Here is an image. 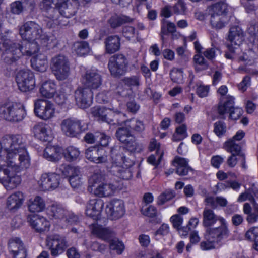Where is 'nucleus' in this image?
Listing matches in <instances>:
<instances>
[{"label":"nucleus","mask_w":258,"mask_h":258,"mask_svg":"<svg viewBox=\"0 0 258 258\" xmlns=\"http://www.w3.org/2000/svg\"><path fill=\"white\" fill-rule=\"evenodd\" d=\"M60 127L63 133L69 137H75L85 130V128L81 125L79 120L70 118L63 120L60 124Z\"/></svg>","instance_id":"nucleus-17"},{"label":"nucleus","mask_w":258,"mask_h":258,"mask_svg":"<svg viewBox=\"0 0 258 258\" xmlns=\"http://www.w3.org/2000/svg\"><path fill=\"white\" fill-rule=\"evenodd\" d=\"M61 181L60 175L56 173H45L41 175L39 181V187L43 191L52 190L57 188Z\"/></svg>","instance_id":"nucleus-14"},{"label":"nucleus","mask_w":258,"mask_h":258,"mask_svg":"<svg viewBox=\"0 0 258 258\" xmlns=\"http://www.w3.org/2000/svg\"><path fill=\"white\" fill-rule=\"evenodd\" d=\"M246 200H249L253 204L255 202V200L253 199V196L250 192V190H247L244 193H242L238 198V201L241 202L245 201Z\"/></svg>","instance_id":"nucleus-60"},{"label":"nucleus","mask_w":258,"mask_h":258,"mask_svg":"<svg viewBox=\"0 0 258 258\" xmlns=\"http://www.w3.org/2000/svg\"><path fill=\"white\" fill-rule=\"evenodd\" d=\"M46 245L53 257H57L64 252L68 247L66 238L59 235H53L46 239Z\"/></svg>","instance_id":"nucleus-8"},{"label":"nucleus","mask_w":258,"mask_h":258,"mask_svg":"<svg viewBox=\"0 0 258 258\" xmlns=\"http://www.w3.org/2000/svg\"><path fill=\"white\" fill-rule=\"evenodd\" d=\"M51 68L56 78L59 80L66 79L70 72L68 59L63 55L59 54L51 59Z\"/></svg>","instance_id":"nucleus-5"},{"label":"nucleus","mask_w":258,"mask_h":258,"mask_svg":"<svg viewBox=\"0 0 258 258\" xmlns=\"http://www.w3.org/2000/svg\"><path fill=\"white\" fill-rule=\"evenodd\" d=\"M210 17V24L211 27L216 30L224 28L229 22V17H224L217 14L209 13Z\"/></svg>","instance_id":"nucleus-31"},{"label":"nucleus","mask_w":258,"mask_h":258,"mask_svg":"<svg viewBox=\"0 0 258 258\" xmlns=\"http://www.w3.org/2000/svg\"><path fill=\"white\" fill-rule=\"evenodd\" d=\"M68 258H80L81 254L79 250L75 247H71L66 251Z\"/></svg>","instance_id":"nucleus-63"},{"label":"nucleus","mask_w":258,"mask_h":258,"mask_svg":"<svg viewBox=\"0 0 258 258\" xmlns=\"http://www.w3.org/2000/svg\"><path fill=\"white\" fill-rule=\"evenodd\" d=\"M28 219L31 227L36 232L41 233L49 228V222L44 217L34 215L28 217Z\"/></svg>","instance_id":"nucleus-22"},{"label":"nucleus","mask_w":258,"mask_h":258,"mask_svg":"<svg viewBox=\"0 0 258 258\" xmlns=\"http://www.w3.org/2000/svg\"><path fill=\"white\" fill-rule=\"evenodd\" d=\"M102 83V76L96 70H88L82 76L83 86L91 90L98 89Z\"/></svg>","instance_id":"nucleus-16"},{"label":"nucleus","mask_w":258,"mask_h":258,"mask_svg":"<svg viewBox=\"0 0 258 258\" xmlns=\"http://www.w3.org/2000/svg\"><path fill=\"white\" fill-rule=\"evenodd\" d=\"M24 200V196L22 192H16L10 195L7 199V207L11 211H15L22 205Z\"/></svg>","instance_id":"nucleus-34"},{"label":"nucleus","mask_w":258,"mask_h":258,"mask_svg":"<svg viewBox=\"0 0 258 258\" xmlns=\"http://www.w3.org/2000/svg\"><path fill=\"white\" fill-rule=\"evenodd\" d=\"M55 4L56 2L53 3V0H43L40 4L43 15L51 20H54L58 15L57 8H55L52 6L54 5L57 7V5Z\"/></svg>","instance_id":"nucleus-27"},{"label":"nucleus","mask_w":258,"mask_h":258,"mask_svg":"<svg viewBox=\"0 0 258 258\" xmlns=\"http://www.w3.org/2000/svg\"><path fill=\"white\" fill-rule=\"evenodd\" d=\"M128 62L126 57L122 54H116L109 59L108 64L111 75L114 77H120L127 71Z\"/></svg>","instance_id":"nucleus-6"},{"label":"nucleus","mask_w":258,"mask_h":258,"mask_svg":"<svg viewBox=\"0 0 258 258\" xmlns=\"http://www.w3.org/2000/svg\"><path fill=\"white\" fill-rule=\"evenodd\" d=\"M0 115L6 120L17 122L24 118L26 112L22 104L8 102L0 105Z\"/></svg>","instance_id":"nucleus-4"},{"label":"nucleus","mask_w":258,"mask_h":258,"mask_svg":"<svg viewBox=\"0 0 258 258\" xmlns=\"http://www.w3.org/2000/svg\"><path fill=\"white\" fill-rule=\"evenodd\" d=\"M49 211L50 216L56 219H59L62 220L67 212L60 206L56 205H51Z\"/></svg>","instance_id":"nucleus-45"},{"label":"nucleus","mask_w":258,"mask_h":258,"mask_svg":"<svg viewBox=\"0 0 258 258\" xmlns=\"http://www.w3.org/2000/svg\"><path fill=\"white\" fill-rule=\"evenodd\" d=\"M173 165L176 167V173L180 176L186 175L192 170L188 165V161L181 157H176L173 161Z\"/></svg>","instance_id":"nucleus-35"},{"label":"nucleus","mask_w":258,"mask_h":258,"mask_svg":"<svg viewBox=\"0 0 258 258\" xmlns=\"http://www.w3.org/2000/svg\"><path fill=\"white\" fill-rule=\"evenodd\" d=\"M174 197V194L172 191L169 190L165 191L159 196L158 204L159 205H163L165 202L172 199Z\"/></svg>","instance_id":"nucleus-56"},{"label":"nucleus","mask_w":258,"mask_h":258,"mask_svg":"<svg viewBox=\"0 0 258 258\" xmlns=\"http://www.w3.org/2000/svg\"><path fill=\"white\" fill-rule=\"evenodd\" d=\"M40 91L43 96L48 98H52L56 92V85L50 80L45 81L42 84Z\"/></svg>","instance_id":"nucleus-40"},{"label":"nucleus","mask_w":258,"mask_h":258,"mask_svg":"<svg viewBox=\"0 0 258 258\" xmlns=\"http://www.w3.org/2000/svg\"><path fill=\"white\" fill-rule=\"evenodd\" d=\"M20 34L27 41L36 40L42 32L41 27L33 21H29L22 25L19 30Z\"/></svg>","instance_id":"nucleus-12"},{"label":"nucleus","mask_w":258,"mask_h":258,"mask_svg":"<svg viewBox=\"0 0 258 258\" xmlns=\"http://www.w3.org/2000/svg\"><path fill=\"white\" fill-rule=\"evenodd\" d=\"M4 51L3 52L1 58L2 61L7 64H13L22 56V52L19 45V43L14 42L11 40L8 46L4 47Z\"/></svg>","instance_id":"nucleus-7"},{"label":"nucleus","mask_w":258,"mask_h":258,"mask_svg":"<svg viewBox=\"0 0 258 258\" xmlns=\"http://www.w3.org/2000/svg\"><path fill=\"white\" fill-rule=\"evenodd\" d=\"M16 80L19 89L22 92L31 91L35 86L34 75L28 70L19 71L17 74Z\"/></svg>","instance_id":"nucleus-10"},{"label":"nucleus","mask_w":258,"mask_h":258,"mask_svg":"<svg viewBox=\"0 0 258 258\" xmlns=\"http://www.w3.org/2000/svg\"><path fill=\"white\" fill-rule=\"evenodd\" d=\"M125 127L118 128L115 133L116 138L125 148L130 152H134L137 147L136 138L131 132L133 131L136 133H141L145 129L143 122L135 118L124 121Z\"/></svg>","instance_id":"nucleus-3"},{"label":"nucleus","mask_w":258,"mask_h":258,"mask_svg":"<svg viewBox=\"0 0 258 258\" xmlns=\"http://www.w3.org/2000/svg\"><path fill=\"white\" fill-rule=\"evenodd\" d=\"M31 66L35 70L44 72L46 71L48 67V62L45 56L42 58L37 56L31 60Z\"/></svg>","instance_id":"nucleus-43"},{"label":"nucleus","mask_w":258,"mask_h":258,"mask_svg":"<svg viewBox=\"0 0 258 258\" xmlns=\"http://www.w3.org/2000/svg\"><path fill=\"white\" fill-rule=\"evenodd\" d=\"M63 220L67 225H72L78 222V217L73 213L67 211Z\"/></svg>","instance_id":"nucleus-57"},{"label":"nucleus","mask_w":258,"mask_h":258,"mask_svg":"<svg viewBox=\"0 0 258 258\" xmlns=\"http://www.w3.org/2000/svg\"><path fill=\"white\" fill-rule=\"evenodd\" d=\"M91 229L93 234L104 240H109L114 235L110 229L95 223L92 224Z\"/></svg>","instance_id":"nucleus-30"},{"label":"nucleus","mask_w":258,"mask_h":258,"mask_svg":"<svg viewBox=\"0 0 258 258\" xmlns=\"http://www.w3.org/2000/svg\"><path fill=\"white\" fill-rule=\"evenodd\" d=\"M39 47L44 50L50 49L57 45V40L53 36H48L43 32L36 40Z\"/></svg>","instance_id":"nucleus-32"},{"label":"nucleus","mask_w":258,"mask_h":258,"mask_svg":"<svg viewBox=\"0 0 258 258\" xmlns=\"http://www.w3.org/2000/svg\"><path fill=\"white\" fill-rule=\"evenodd\" d=\"M106 111L104 107H96L93 108L92 114L97 120L108 122Z\"/></svg>","instance_id":"nucleus-48"},{"label":"nucleus","mask_w":258,"mask_h":258,"mask_svg":"<svg viewBox=\"0 0 258 258\" xmlns=\"http://www.w3.org/2000/svg\"><path fill=\"white\" fill-rule=\"evenodd\" d=\"M45 208V203L40 196H36L29 201L28 208L31 212H39L42 211Z\"/></svg>","instance_id":"nucleus-42"},{"label":"nucleus","mask_w":258,"mask_h":258,"mask_svg":"<svg viewBox=\"0 0 258 258\" xmlns=\"http://www.w3.org/2000/svg\"><path fill=\"white\" fill-rule=\"evenodd\" d=\"M80 152L79 149L74 146H69L64 152V156L67 160L72 161L76 160L79 156Z\"/></svg>","instance_id":"nucleus-47"},{"label":"nucleus","mask_w":258,"mask_h":258,"mask_svg":"<svg viewBox=\"0 0 258 258\" xmlns=\"http://www.w3.org/2000/svg\"><path fill=\"white\" fill-rule=\"evenodd\" d=\"M74 96L76 105L81 108H87L92 103V91L84 86L77 88L75 91Z\"/></svg>","instance_id":"nucleus-15"},{"label":"nucleus","mask_w":258,"mask_h":258,"mask_svg":"<svg viewBox=\"0 0 258 258\" xmlns=\"http://www.w3.org/2000/svg\"><path fill=\"white\" fill-rule=\"evenodd\" d=\"M32 41V42L31 41H27L24 44H20L19 43V45L22 47L21 49L22 52V56H31L38 52L39 46L36 40Z\"/></svg>","instance_id":"nucleus-38"},{"label":"nucleus","mask_w":258,"mask_h":258,"mask_svg":"<svg viewBox=\"0 0 258 258\" xmlns=\"http://www.w3.org/2000/svg\"><path fill=\"white\" fill-rule=\"evenodd\" d=\"M247 31L251 36H258V22H251L248 28Z\"/></svg>","instance_id":"nucleus-64"},{"label":"nucleus","mask_w":258,"mask_h":258,"mask_svg":"<svg viewBox=\"0 0 258 258\" xmlns=\"http://www.w3.org/2000/svg\"><path fill=\"white\" fill-rule=\"evenodd\" d=\"M220 224L218 227L208 228L206 230L205 237L207 240L218 243L223 239L228 237L229 230L225 221Z\"/></svg>","instance_id":"nucleus-13"},{"label":"nucleus","mask_w":258,"mask_h":258,"mask_svg":"<svg viewBox=\"0 0 258 258\" xmlns=\"http://www.w3.org/2000/svg\"><path fill=\"white\" fill-rule=\"evenodd\" d=\"M203 224L205 227H210L214 225L217 221L224 222L225 219L216 215L214 211L208 207H205L203 212Z\"/></svg>","instance_id":"nucleus-26"},{"label":"nucleus","mask_w":258,"mask_h":258,"mask_svg":"<svg viewBox=\"0 0 258 258\" xmlns=\"http://www.w3.org/2000/svg\"><path fill=\"white\" fill-rule=\"evenodd\" d=\"M131 167H126L124 165L120 166H111L109 171L114 175L120 179L128 180L133 176V173L130 169Z\"/></svg>","instance_id":"nucleus-33"},{"label":"nucleus","mask_w":258,"mask_h":258,"mask_svg":"<svg viewBox=\"0 0 258 258\" xmlns=\"http://www.w3.org/2000/svg\"><path fill=\"white\" fill-rule=\"evenodd\" d=\"M85 157L88 160L97 164L107 161V156L102 148L90 147L85 151Z\"/></svg>","instance_id":"nucleus-20"},{"label":"nucleus","mask_w":258,"mask_h":258,"mask_svg":"<svg viewBox=\"0 0 258 258\" xmlns=\"http://www.w3.org/2000/svg\"><path fill=\"white\" fill-rule=\"evenodd\" d=\"M10 252L12 254L18 252L19 250L25 248L22 241L18 238L10 239L8 243Z\"/></svg>","instance_id":"nucleus-46"},{"label":"nucleus","mask_w":258,"mask_h":258,"mask_svg":"<svg viewBox=\"0 0 258 258\" xmlns=\"http://www.w3.org/2000/svg\"><path fill=\"white\" fill-rule=\"evenodd\" d=\"M208 9L209 13L228 17L229 6L225 1L217 2L209 7Z\"/></svg>","instance_id":"nucleus-37"},{"label":"nucleus","mask_w":258,"mask_h":258,"mask_svg":"<svg viewBox=\"0 0 258 258\" xmlns=\"http://www.w3.org/2000/svg\"><path fill=\"white\" fill-rule=\"evenodd\" d=\"M170 220L172 223L173 227L177 229H179V228L182 223L183 218L181 215L176 214L171 217Z\"/></svg>","instance_id":"nucleus-62"},{"label":"nucleus","mask_w":258,"mask_h":258,"mask_svg":"<svg viewBox=\"0 0 258 258\" xmlns=\"http://www.w3.org/2000/svg\"><path fill=\"white\" fill-rule=\"evenodd\" d=\"M244 33L238 26H233L230 28L226 38L230 42V44L239 46L243 41Z\"/></svg>","instance_id":"nucleus-25"},{"label":"nucleus","mask_w":258,"mask_h":258,"mask_svg":"<svg viewBox=\"0 0 258 258\" xmlns=\"http://www.w3.org/2000/svg\"><path fill=\"white\" fill-rule=\"evenodd\" d=\"M104 44L106 53H114L120 49V39L117 35L109 36L104 40Z\"/></svg>","instance_id":"nucleus-29"},{"label":"nucleus","mask_w":258,"mask_h":258,"mask_svg":"<svg viewBox=\"0 0 258 258\" xmlns=\"http://www.w3.org/2000/svg\"><path fill=\"white\" fill-rule=\"evenodd\" d=\"M186 10V7L184 3L181 0H179L178 2L173 6V11L174 13L177 14H182L184 13Z\"/></svg>","instance_id":"nucleus-61"},{"label":"nucleus","mask_w":258,"mask_h":258,"mask_svg":"<svg viewBox=\"0 0 258 258\" xmlns=\"http://www.w3.org/2000/svg\"><path fill=\"white\" fill-rule=\"evenodd\" d=\"M171 80L174 82L180 83L182 82L183 79V72L181 69H174L170 73Z\"/></svg>","instance_id":"nucleus-54"},{"label":"nucleus","mask_w":258,"mask_h":258,"mask_svg":"<svg viewBox=\"0 0 258 258\" xmlns=\"http://www.w3.org/2000/svg\"><path fill=\"white\" fill-rule=\"evenodd\" d=\"M194 60L195 62L200 66L201 68H199L198 66L196 67L197 70H206L208 68V64L205 59L201 53H198L194 56Z\"/></svg>","instance_id":"nucleus-51"},{"label":"nucleus","mask_w":258,"mask_h":258,"mask_svg":"<svg viewBox=\"0 0 258 258\" xmlns=\"http://www.w3.org/2000/svg\"><path fill=\"white\" fill-rule=\"evenodd\" d=\"M161 29H162L163 34L171 33L173 36L174 33L176 32V26L173 23L165 21L162 24Z\"/></svg>","instance_id":"nucleus-53"},{"label":"nucleus","mask_w":258,"mask_h":258,"mask_svg":"<svg viewBox=\"0 0 258 258\" xmlns=\"http://www.w3.org/2000/svg\"><path fill=\"white\" fill-rule=\"evenodd\" d=\"M26 151L25 140L22 135H7L0 139V163L13 159Z\"/></svg>","instance_id":"nucleus-2"},{"label":"nucleus","mask_w":258,"mask_h":258,"mask_svg":"<svg viewBox=\"0 0 258 258\" xmlns=\"http://www.w3.org/2000/svg\"><path fill=\"white\" fill-rule=\"evenodd\" d=\"M30 165V159L28 152L18 154L13 159L2 161L0 163V182L8 190L15 188L21 182L19 175L15 172H19L27 169Z\"/></svg>","instance_id":"nucleus-1"},{"label":"nucleus","mask_w":258,"mask_h":258,"mask_svg":"<svg viewBox=\"0 0 258 258\" xmlns=\"http://www.w3.org/2000/svg\"><path fill=\"white\" fill-rule=\"evenodd\" d=\"M75 50L78 55L83 56L89 52L88 43L86 41L77 42L75 44Z\"/></svg>","instance_id":"nucleus-49"},{"label":"nucleus","mask_w":258,"mask_h":258,"mask_svg":"<svg viewBox=\"0 0 258 258\" xmlns=\"http://www.w3.org/2000/svg\"><path fill=\"white\" fill-rule=\"evenodd\" d=\"M80 172L78 167L71 165L67 166L63 171V174L69 177V178L76 176V175H80Z\"/></svg>","instance_id":"nucleus-55"},{"label":"nucleus","mask_w":258,"mask_h":258,"mask_svg":"<svg viewBox=\"0 0 258 258\" xmlns=\"http://www.w3.org/2000/svg\"><path fill=\"white\" fill-rule=\"evenodd\" d=\"M34 113L40 118L47 120L54 117L55 108L53 104L46 99H37L34 103Z\"/></svg>","instance_id":"nucleus-9"},{"label":"nucleus","mask_w":258,"mask_h":258,"mask_svg":"<svg viewBox=\"0 0 258 258\" xmlns=\"http://www.w3.org/2000/svg\"><path fill=\"white\" fill-rule=\"evenodd\" d=\"M225 149L232 155L227 160V164L231 167H234L237 164L236 156L240 154L241 147L232 140H229L225 143Z\"/></svg>","instance_id":"nucleus-23"},{"label":"nucleus","mask_w":258,"mask_h":258,"mask_svg":"<svg viewBox=\"0 0 258 258\" xmlns=\"http://www.w3.org/2000/svg\"><path fill=\"white\" fill-rule=\"evenodd\" d=\"M117 186L113 183L101 184L97 186L95 189V195L99 197H108L113 194Z\"/></svg>","instance_id":"nucleus-41"},{"label":"nucleus","mask_w":258,"mask_h":258,"mask_svg":"<svg viewBox=\"0 0 258 258\" xmlns=\"http://www.w3.org/2000/svg\"><path fill=\"white\" fill-rule=\"evenodd\" d=\"M109 247L112 250H114L118 254L122 253L124 250V245L122 242L116 238L109 239Z\"/></svg>","instance_id":"nucleus-50"},{"label":"nucleus","mask_w":258,"mask_h":258,"mask_svg":"<svg viewBox=\"0 0 258 258\" xmlns=\"http://www.w3.org/2000/svg\"><path fill=\"white\" fill-rule=\"evenodd\" d=\"M34 136L43 141H47L51 138V131L49 126L43 123L35 124L32 129Z\"/></svg>","instance_id":"nucleus-28"},{"label":"nucleus","mask_w":258,"mask_h":258,"mask_svg":"<svg viewBox=\"0 0 258 258\" xmlns=\"http://www.w3.org/2000/svg\"><path fill=\"white\" fill-rule=\"evenodd\" d=\"M121 147L113 148L111 151L112 165L111 166H120L124 165L126 167H132L135 163L134 160L126 158L122 153Z\"/></svg>","instance_id":"nucleus-19"},{"label":"nucleus","mask_w":258,"mask_h":258,"mask_svg":"<svg viewBox=\"0 0 258 258\" xmlns=\"http://www.w3.org/2000/svg\"><path fill=\"white\" fill-rule=\"evenodd\" d=\"M32 9L34 7L33 0H30L28 3L26 0L24 1H16L10 5L11 12L14 14L19 15L26 8Z\"/></svg>","instance_id":"nucleus-39"},{"label":"nucleus","mask_w":258,"mask_h":258,"mask_svg":"<svg viewBox=\"0 0 258 258\" xmlns=\"http://www.w3.org/2000/svg\"><path fill=\"white\" fill-rule=\"evenodd\" d=\"M132 19L126 16H118L117 15L112 16L108 20L110 26L112 28H116L122 24L130 22Z\"/></svg>","instance_id":"nucleus-44"},{"label":"nucleus","mask_w":258,"mask_h":258,"mask_svg":"<svg viewBox=\"0 0 258 258\" xmlns=\"http://www.w3.org/2000/svg\"><path fill=\"white\" fill-rule=\"evenodd\" d=\"M226 131L225 123L221 121H219L214 124V132L218 137L223 136Z\"/></svg>","instance_id":"nucleus-52"},{"label":"nucleus","mask_w":258,"mask_h":258,"mask_svg":"<svg viewBox=\"0 0 258 258\" xmlns=\"http://www.w3.org/2000/svg\"><path fill=\"white\" fill-rule=\"evenodd\" d=\"M258 237V227H252L249 229L245 234L247 240H252L253 238Z\"/></svg>","instance_id":"nucleus-59"},{"label":"nucleus","mask_w":258,"mask_h":258,"mask_svg":"<svg viewBox=\"0 0 258 258\" xmlns=\"http://www.w3.org/2000/svg\"><path fill=\"white\" fill-rule=\"evenodd\" d=\"M226 100L222 104L220 103L218 108V112L219 115L222 116L221 118L224 119L223 115L226 113L229 112V117L231 119L236 120L238 119L242 114V110L241 108L234 107V98L232 96L227 97Z\"/></svg>","instance_id":"nucleus-11"},{"label":"nucleus","mask_w":258,"mask_h":258,"mask_svg":"<svg viewBox=\"0 0 258 258\" xmlns=\"http://www.w3.org/2000/svg\"><path fill=\"white\" fill-rule=\"evenodd\" d=\"M122 34L127 39H130L134 37L136 30L133 27L126 26L123 28Z\"/></svg>","instance_id":"nucleus-58"},{"label":"nucleus","mask_w":258,"mask_h":258,"mask_svg":"<svg viewBox=\"0 0 258 258\" xmlns=\"http://www.w3.org/2000/svg\"><path fill=\"white\" fill-rule=\"evenodd\" d=\"M103 207V202L100 199H92L87 203L86 207L87 216L93 220H97L100 217L101 212Z\"/></svg>","instance_id":"nucleus-21"},{"label":"nucleus","mask_w":258,"mask_h":258,"mask_svg":"<svg viewBox=\"0 0 258 258\" xmlns=\"http://www.w3.org/2000/svg\"><path fill=\"white\" fill-rule=\"evenodd\" d=\"M107 208H108V212L113 219L121 217L125 212L124 203L121 200H111Z\"/></svg>","instance_id":"nucleus-24"},{"label":"nucleus","mask_w":258,"mask_h":258,"mask_svg":"<svg viewBox=\"0 0 258 258\" xmlns=\"http://www.w3.org/2000/svg\"><path fill=\"white\" fill-rule=\"evenodd\" d=\"M62 149L60 147L48 146L43 152V156L49 161L57 162L61 158Z\"/></svg>","instance_id":"nucleus-36"},{"label":"nucleus","mask_w":258,"mask_h":258,"mask_svg":"<svg viewBox=\"0 0 258 258\" xmlns=\"http://www.w3.org/2000/svg\"><path fill=\"white\" fill-rule=\"evenodd\" d=\"M55 5H57L58 15H60L68 18L76 14L79 7V2L75 0H65L57 2Z\"/></svg>","instance_id":"nucleus-18"}]
</instances>
